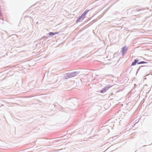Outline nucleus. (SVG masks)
<instances>
[{"instance_id":"nucleus-1","label":"nucleus","mask_w":152,"mask_h":152,"mask_svg":"<svg viewBox=\"0 0 152 152\" xmlns=\"http://www.w3.org/2000/svg\"><path fill=\"white\" fill-rule=\"evenodd\" d=\"M89 11V10H86L80 16L78 19L76 20V23H77L80 21L81 20H83V19L85 17L86 14Z\"/></svg>"},{"instance_id":"nucleus-2","label":"nucleus","mask_w":152,"mask_h":152,"mask_svg":"<svg viewBox=\"0 0 152 152\" xmlns=\"http://www.w3.org/2000/svg\"><path fill=\"white\" fill-rule=\"evenodd\" d=\"M66 75L65 78L67 79L69 77H71L74 76V73H68Z\"/></svg>"},{"instance_id":"nucleus-3","label":"nucleus","mask_w":152,"mask_h":152,"mask_svg":"<svg viewBox=\"0 0 152 152\" xmlns=\"http://www.w3.org/2000/svg\"><path fill=\"white\" fill-rule=\"evenodd\" d=\"M134 61L136 63H137L138 64H146L147 62L144 61H142L138 63V60L137 59H135Z\"/></svg>"},{"instance_id":"nucleus-4","label":"nucleus","mask_w":152,"mask_h":152,"mask_svg":"<svg viewBox=\"0 0 152 152\" xmlns=\"http://www.w3.org/2000/svg\"><path fill=\"white\" fill-rule=\"evenodd\" d=\"M108 89V88L107 87H105L104 88H103L100 91L101 93H103L104 92L106 91Z\"/></svg>"},{"instance_id":"nucleus-5","label":"nucleus","mask_w":152,"mask_h":152,"mask_svg":"<svg viewBox=\"0 0 152 152\" xmlns=\"http://www.w3.org/2000/svg\"><path fill=\"white\" fill-rule=\"evenodd\" d=\"M127 50V49L125 47H124L122 48V52L123 54H124L125 53Z\"/></svg>"},{"instance_id":"nucleus-6","label":"nucleus","mask_w":152,"mask_h":152,"mask_svg":"<svg viewBox=\"0 0 152 152\" xmlns=\"http://www.w3.org/2000/svg\"><path fill=\"white\" fill-rule=\"evenodd\" d=\"M58 32H57V33H53L52 32H50L49 33V35H54L57 34H58Z\"/></svg>"},{"instance_id":"nucleus-7","label":"nucleus","mask_w":152,"mask_h":152,"mask_svg":"<svg viewBox=\"0 0 152 152\" xmlns=\"http://www.w3.org/2000/svg\"><path fill=\"white\" fill-rule=\"evenodd\" d=\"M136 63L134 61V62H133L132 63V64H131V65L132 66L135 65H136Z\"/></svg>"}]
</instances>
